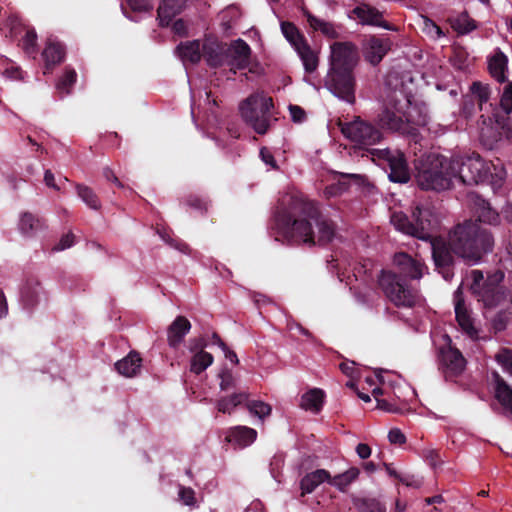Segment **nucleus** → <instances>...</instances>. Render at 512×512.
Here are the masks:
<instances>
[{
  "instance_id": "1",
  "label": "nucleus",
  "mask_w": 512,
  "mask_h": 512,
  "mask_svg": "<svg viewBox=\"0 0 512 512\" xmlns=\"http://www.w3.org/2000/svg\"><path fill=\"white\" fill-rule=\"evenodd\" d=\"M272 229L275 240L291 246H326L336 236V224L314 201L292 195L279 201Z\"/></svg>"
},
{
  "instance_id": "2",
  "label": "nucleus",
  "mask_w": 512,
  "mask_h": 512,
  "mask_svg": "<svg viewBox=\"0 0 512 512\" xmlns=\"http://www.w3.org/2000/svg\"><path fill=\"white\" fill-rule=\"evenodd\" d=\"M480 116L479 141L481 145L493 150L503 138L512 140V98H478Z\"/></svg>"
},
{
  "instance_id": "3",
  "label": "nucleus",
  "mask_w": 512,
  "mask_h": 512,
  "mask_svg": "<svg viewBox=\"0 0 512 512\" xmlns=\"http://www.w3.org/2000/svg\"><path fill=\"white\" fill-rule=\"evenodd\" d=\"M400 273L383 270L378 277V285L385 296L397 307L411 308L416 304L417 293L407 284V278L420 279L424 264L406 253L395 255Z\"/></svg>"
},
{
  "instance_id": "4",
  "label": "nucleus",
  "mask_w": 512,
  "mask_h": 512,
  "mask_svg": "<svg viewBox=\"0 0 512 512\" xmlns=\"http://www.w3.org/2000/svg\"><path fill=\"white\" fill-rule=\"evenodd\" d=\"M448 240L453 252L472 264L478 263L494 247L492 233L472 220L456 225L450 231Z\"/></svg>"
},
{
  "instance_id": "5",
  "label": "nucleus",
  "mask_w": 512,
  "mask_h": 512,
  "mask_svg": "<svg viewBox=\"0 0 512 512\" xmlns=\"http://www.w3.org/2000/svg\"><path fill=\"white\" fill-rule=\"evenodd\" d=\"M377 119L382 128L407 132L409 125L426 124V107L419 98H383Z\"/></svg>"
},
{
  "instance_id": "6",
  "label": "nucleus",
  "mask_w": 512,
  "mask_h": 512,
  "mask_svg": "<svg viewBox=\"0 0 512 512\" xmlns=\"http://www.w3.org/2000/svg\"><path fill=\"white\" fill-rule=\"evenodd\" d=\"M417 185L422 190L445 191L452 188L456 180V166L452 158L437 153L422 157L417 166Z\"/></svg>"
},
{
  "instance_id": "7",
  "label": "nucleus",
  "mask_w": 512,
  "mask_h": 512,
  "mask_svg": "<svg viewBox=\"0 0 512 512\" xmlns=\"http://www.w3.org/2000/svg\"><path fill=\"white\" fill-rule=\"evenodd\" d=\"M453 162L456 166V180L462 184H496L503 180V170L497 172L494 164L484 161L476 152L455 156Z\"/></svg>"
},
{
  "instance_id": "8",
  "label": "nucleus",
  "mask_w": 512,
  "mask_h": 512,
  "mask_svg": "<svg viewBox=\"0 0 512 512\" xmlns=\"http://www.w3.org/2000/svg\"><path fill=\"white\" fill-rule=\"evenodd\" d=\"M273 108V98H245L239 105L244 123L260 135L270 128Z\"/></svg>"
},
{
  "instance_id": "9",
  "label": "nucleus",
  "mask_w": 512,
  "mask_h": 512,
  "mask_svg": "<svg viewBox=\"0 0 512 512\" xmlns=\"http://www.w3.org/2000/svg\"><path fill=\"white\" fill-rule=\"evenodd\" d=\"M379 160L384 162V169L391 182L406 184L411 175L405 154L400 150L377 149L374 150Z\"/></svg>"
},
{
  "instance_id": "10",
  "label": "nucleus",
  "mask_w": 512,
  "mask_h": 512,
  "mask_svg": "<svg viewBox=\"0 0 512 512\" xmlns=\"http://www.w3.org/2000/svg\"><path fill=\"white\" fill-rule=\"evenodd\" d=\"M432 250V258L435 269L445 280H450L454 276L455 253L453 252L450 241L442 237H435L429 240Z\"/></svg>"
},
{
  "instance_id": "11",
  "label": "nucleus",
  "mask_w": 512,
  "mask_h": 512,
  "mask_svg": "<svg viewBox=\"0 0 512 512\" xmlns=\"http://www.w3.org/2000/svg\"><path fill=\"white\" fill-rule=\"evenodd\" d=\"M342 134L351 141L360 145H374L382 138L379 129L359 118L341 126Z\"/></svg>"
},
{
  "instance_id": "12",
  "label": "nucleus",
  "mask_w": 512,
  "mask_h": 512,
  "mask_svg": "<svg viewBox=\"0 0 512 512\" xmlns=\"http://www.w3.org/2000/svg\"><path fill=\"white\" fill-rule=\"evenodd\" d=\"M329 69L354 70L359 56L356 47L350 42H334L330 46Z\"/></svg>"
},
{
  "instance_id": "13",
  "label": "nucleus",
  "mask_w": 512,
  "mask_h": 512,
  "mask_svg": "<svg viewBox=\"0 0 512 512\" xmlns=\"http://www.w3.org/2000/svg\"><path fill=\"white\" fill-rule=\"evenodd\" d=\"M412 219L418 239L429 241L435 238L433 231L438 225V218L430 204H417L412 210Z\"/></svg>"
},
{
  "instance_id": "14",
  "label": "nucleus",
  "mask_w": 512,
  "mask_h": 512,
  "mask_svg": "<svg viewBox=\"0 0 512 512\" xmlns=\"http://www.w3.org/2000/svg\"><path fill=\"white\" fill-rule=\"evenodd\" d=\"M325 86L334 96H355L356 80L353 70L328 69Z\"/></svg>"
},
{
  "instance_id": "15",
  "label": "nucleus",
  "mask_w": 512,
  "mask_h": 512,
  "mask_svg": "<svg viewBox=\"0 0 512 512\" xmlns=\"http://www.w3.org/2000/svg\"><path fill=\"white\" fill-rule=\"evenodd\" d=\"M502 277L503 275L500 278L488 277V283L482 285V288L473 294L476 300L482 303L484 309L490 310L505 302L507 294L504 287L499 284Z\"/></svg>"
},
{
  "instance_id": "16",
  "label": "nucleus",
  "mask_w": 512,
  "mask_h": 512,
  "mask_svg": "<svg viewBox=\"0 0 512 512\" xmlns=\"http://www.w3.org/2000/svg\"><path fill=\"white\" fill-rule=\"evenodd\" d=\"M465 366L466 360L457 348L450 346L440 350V369L446 380L459 376Z\"/></svg>"
},
{
  "instance_id": "17",
  "label": "nucleus",
  "mask_w": 512,
  "mask_h": 512,
  "mask_svg": "<svg viewBox=\"0 0 512 512\" xmlns=\"http://www.w3.org/2000/svg\"><path fill=\"white\" fill-rule=\"evenodd\" d=\"M352 14L357 17L361 25L381 27L388 31L395 30L393 25L383 20V13L369 4L362 3L356 6Z\"/></svg>"
},
{
  "instance_id": "18",
  "label": "nucleus",
  "mask_w": 512,
  "mask_h": 512,
  "mask_svg": "<svg viewBox=\"0 0 512 512\" xmlns=\"http://www.w3.org/2000/svg\"><path fill=\"white\" fill-rule=\"evenodd\" d=\"M226 46L216 38L206 37L201 47V57L204 58L207 65L211 68H217L225 65Z\"/></svg>"
},
{
  "instance_id": "19",
  "label": "nucleus",
  "mask_w": 512,
  "mask_h": 512,
  "mask_svg": "<svg viewBox=\"0 0 512 512\" xmlns=\"http://www.w3.org/2000/svg\"><path fill=\"white\" fill-rule=\"evenodd\" d=\"M225 65L236 69H245L250 63L251 49L242 39H237L226 47Z\"/></svg>"
},
{
  "instance_id": "20",
  "label": "nucleus",
  "mask_w": 512,
  "mask_h": 512,
  "mask_svg": "<svg viewBox=\"0 0 512 512\" xmlns=\"http://www.w3.org/2000/svg\"><path fill=\"white\" fill-rule=\"evenodd\" d=\"M190 329V321L185 316H177L167 328L168 345L174 349L178 348Z\"/></svg>"
},
{
  "instance_id": "21",
  "label": "nucleus",
  "mask_w": 512,
  "mask_h": 512,
  "mask_svg": "<svg viewBox=\"0 0 512 512\" xmlns=\"http://www.w3.org/2000/svg\"><path fill=\"white\" fill-rule=\"evenodd\" d=\"M474 213L477 216L479 222L498 225L500 223V215L494 210L490 203L482 198L480 195H474L472 197Z\"/></svg>"
},
{
  "instance_id": "22",
  "label": "nucleus",
  "mask_w": 512,
  "mask_h": 512,
  "mask_svg": "<svg viewBox=\"0 0 512 512\" xmlns=\"http://www.w3.org/2000/svg\"><path fill=\"white\" fill-rule=\"evenodd\" d=\"M389 50V43L377 37H371L367 40L364 49V58L371 65H378Z\"/></svg>"
},
{
  "instance_id": "23",
  "label": "nucleus",
  "mask_w": 512,
  "mask_h": 512,
  "mask_svg": "<svg viewBox=\"0 0 512 512\" xmlns=\"http://www.w3.org/2000/svg\"><path fill=\"white\" fill-rule=\"evenodd\" d=\"M42 286L35 278H28L21 287L20 300L23 307L32 310L39 302Z\"/></svg>"
},
{
  "instance_id": "24",
  "label": "nucleus",
  "mask_w": 512,
  "mask_h": 512,
  "mask_svg": "<svg viewBox=\"0 0 512 512\" xmlns=\"http://www.w3.org/2000/svg\"><path fill=\"white\" fill-rule=\"evenodd\" d=\"M488 69L491 76L497 82L504 83L507 80L508 58L499 48H497L495 53L489 58Z\"/></svg>"
},
{
  "instance_id": "25",
  "label": "nucleus",
  "mask_w": 512,
  "mask_h": 512,
  "mask_svg": "<svg viewBox=\"0 0 512 512\" xmlns=\"http://www.w3.org/2000/svg\"><path fill=\"white\" fill-rule=\"evenodd\" d=\"M201 47L199 40L181 42L176 47L175 53L184 64H196L201 59Z\"/></svg>"
},
{
  "instance_id": "26",
  "label": "nucleus",
  "mask_w": 512,
  "mask_h": 512,
  "mask_svg": "<svg viewBox=\"0 0 512 512\" xmlns=\"http://www.w3.org/2000/svg\"><path fill=\"white\" fill-rule=\"evenodd\" d=\"M186 2L187 0H162L158 8L160 25L168 26L171 20L183 11Z\"/></svg>"
},
{
  "instance_id": "27",
  "label": "nucleus",
  "mask_w": 512,
  "mask_h": 512,
  "mask_svg": "<svg viewBox=\"0 0 512 512\" xmlns=\"http://www.w3.org/2000/svg\"><path fill=\"white\" fill-rule=\"evenodd\" d=\"M65 54V47L62 43L49 39L42 52L46 69L48 70L53 66L62 63L64 61Z\"/></svg>"
},
{
  "instance_id": "28",
  "label": "nucleus",
  "mask_w": 512,
  "mask_h": 512,
  "mask_svg": "<svg viewBox=\"0 0 512 512\" xmlns=\"http://www.w3.org/2000/svg\"><path fill=\"white\" fill-rule=\"evenodd\" d=\"M142 358L136 351H131L123 359L115 363L117 372L125 377L136 376L141 369Z\"/></svg>"
},
{
  "instance_id": "29",
  "label": "nucleus",
  "mask_w": 512,
  "mask_h": 512,
  "mask_svg": "<svg viewBox=\"0 0 512 512\" xmlns=\"http://www.w3.org/2000/svg\"><path fill=\"white\" fill-rule=\"evenodd\" d=\"M328 480H330V472L325 469L307 473L300 481L301 496L312 493L320 484Z\"/></svg>"
},
{
  "instance_id": "30",
  "label": "nucleus",
  "mask_w": 512,
  "mask_h": 512,
  "mask_svg": "<svg viewBox=\"0 0 512 512\" xmlns=\"http://www.w3.org/2000/svg\"><path fill=\"white\" fill-rule=\"evenodd\" d=\"M325 396V392L322 389L312 388L302 395L300 407L317 414L323 408Z\"/></svg>"
},
{
  "instance_id": "31",
  "label": "nucleus",
  "mask_w": 512,
  "mask_h": 512,
  "mask_svg": "<svg viewBox=\"0 0 512 512\" xmlns=\"http://www.w3.org/2000/svg\"><path fill=\"white\" fill-rule=\"evenodd\" d=\"M492 376L495 384V398L512 413V388L497 372H493Z\"/></svg>"
},
{
  "instance_id": "32",
  "label": "nucleus",
  "mask_w": 512,
  "mask_h": 512,
  "mask_svg": "<svg viewBox=\"0 0 512 512\" xmlns=\"http://www.w3.org/2000/svg\"><path fill=\"white\" fill-rule=\"evenodd\" d=\"M455 315L461 329L471 338L476 337L478 332L474 327L473 319L471 318L463 299L456 300Z\"/></svg>"
},
{
  "instance_id": "33",
  "label": "nucleus",
  "mask_w": 512,
  "mask_h": 512,
  "mask_svg": "<svg viewBox=\"0 0 512 512\" xmlns=\"http://www.w3.org/2000/svg\"><path fill=\"white\" fill-rule=\"evenodd\" d=\"M407 82H412V78L408 74L399 75L398 73H391L387 75L385 85L392 93H399L401 96H413V91L407 87Z\"/></svg>"
},
{
  "instance_id": "34",
  "label": "nucleus",
  "mask_w": 512,
  "mask_h": 512,
  "mask_svg": "<svg viewBox=\"0 0 512 512\" xmlns=\"http://www.w3.org/2000/svg\"><path fill=\"white\" fill-rule=\"evenodd\" d=\"M257 437L255 429L247 426H237L229 432L226 439L230 443H235L240 447H246L252 444Z\"/></svg>"
},
{
  "instance_id": "35",
  "label": "nucleus",
  "mask_w": 512,
  "mask_h": 512,
  "mask_svg": "<svg viewBox=\"0 0 512 512\" xmlns=\"http://www.w3.org/2000/svg\"><path fill=\"white\" fill-rule=\"evenodd\" d=\"M294 50L301 59L307 73H312L317 69L319 63L318 54L310 47L307 40L305 42H301V44Z\"/></svg>"
},
{
  "instance_id": "36",
  "label": "nucleus",
  "mask_w": 512,
  "mask_h": 512,
  "mask_svg": "<svg viewBox=\"0 0 512 512\" xmlns=\"http://www.w3.org/2000/svg\"><path fill=\"white\" fill-rule=\"evenodd\" d=\"M44 227V220L30 212H24L20 217L19 230L24 235L32 236L36 232L44 229Z\"/></svg>"
},
{
  "instance_id": "37",
  "label": "nucleus",
  "mask_w": 512,
  "mask_h": 512,
  "mask_svg": "<svg viewBox=\"0 0 512 512\" xmlns=\"http://www.w3.org/2000/svg\"><path fill=\"white\" fill-rule=\"evenodd\" d=\"M353 506L358 512H386V506L373 497H352Z\"/></svg>"
},
{
  "instance_id": "38",
  "label": "nucleus",
  "mask_w": 512,
  "mask_h": 512,
  "mask_svg": "<svg viewBox=\"0 0 512 512\" xmlns=\"http://www.w3.org/2000/svg\"><path fill=\"white\" fill-rule=\"evenodd\" d=\"M359 474L360 470L357 467H351L347 471L334 477L330 475L328 483L336 487L339 491L345 492L348 486L358 478Z\"/></svg>"
},
{
  "instance_id": "39",
  "label": "nucleus",
  "mask_w": 512,
  "mask_h": 512,
  "mask_svg": "<svg viewBox=\"0 0 512 512\" xmlns=\"http://www.w3.org/2000/svg\"><path fill=\"white\" fill-rule=\"evenodd\" d=\"M305 14L311 28L320 31L324 36L330 39L338 38L339 33L333 23L317 18L309 12H306Z\"/></svg>"
},
{
  "instance_id": "40",
  "label": "nucleus",
  "mask_w": 512,
  "mask_h": 512,
  "mask_svg": "<svg viewBox=\"0 0 512 512\" xmlns=\"http://www.w3.org/2000/svg\"><path fill=\"white\" fill-rule=\"evenodd\" d=\"M452 28L460 35H466L477 28V23L467 12H462L451 20Z\"/></svg>"
},
{
  "instance_id": "41",
  "label": "nucleus",
  "mask_w": 512,
  "mask_h": 512,
  "mask_svg": "<svg viewBox=\"0 0 512 512\" xmlns=\"http://www.w3.org/2000/svg\"><path fill=\"white\" fill-rule=\"evenodd\" d=\"M391 223L398 231L417 238L416 228L413 219L410 220L408 216L405 215L404 213H393L391 216Z\"/></svg>"
},
{
  "instance_id": "42",
  "label": "nucleus",
  "mask_w": 512,
  "mask_h": 512,
  "mask_svg": "<svg viewBox=\"0 0 512 512\" xmlns=\"http://www.w3.org/2000/svg\"><path fill=\"white\" fill-rule=\"evenodd\" d=\"M213 360L212 354L206 351H198L191 357L190 371L198 375L205 371L213 363Z\"/></svg>"
},
{
  "instance_id": "43",
  "label": "nucleus",
  "mask_w": 512,
  "mask_h": 512,
  "mask_svg": "<svg viewBox=\"0 0 512 512\" xmlns=\"http://www.w3.org/2000/svg\"><path fill=\"white\" fill-rule=\"evenodd\" d=\"M248 395L244 392L232 394L229 397H223L217 401V409L221 413L230 414L231 411L247 401Z\"/></svg>"
},
{
  "instance_id": "44",
  "label": "nucleus",
  "mask_w": 512,
  "mask_h": 512,
  "mask_svg": "<svg viewBox=\"0 0 512 512\" xmlns=\"http://www.w3.org/2000/svg\"><path fill=\"white\" fill-rule=\"evenodd\" d=\"M280 27L283 36L294 49L299 46L301 42L306 41V38L300 33L299 29L293 23L282 21Z\"/></svg>"
},
{
  "instance_id": "45",
  "label": "nucleus",
  "mask_w": 512,
  "mask_h": 512,
  "mask_svg": "<svg viewBox=\"0 0 512 512\" xmlns=\"http://www.w3.org/2000/svg\"><path fill=\"white\" fill-rule=\"evenodd\" d=\"M76 191L79 198L91 209L99 210L101 202L92 188L84 184H77Z\"/></svg>"
},
{
  "instance_id": "46",
  "label": "nucleus",
  "mask_w": 512,
  "mask_h": 512,
  "mask_svg": "<svg viewBox=\"0 0 512 512\" xmlns=\"http://www.w3.org/2000/svg\"><path fill=\"white\" fill-rule=\"evenodd\" d=\"M246 407L252 415L257 416L260 419H264L265 417L269 416L272 411V408L269 404L257 400L247 401Z\"/></svg>"
},
{
  "instance_id": "47",
  "label": "nucleus",
  "mask_w": 512,
  "mask_h": 512,
  "mask_svg": "<svg viewBox=\"0 0 512 512\" xmlns=\"http://www.w3.org/2000/svg\"><path fill=\"white\" fill-rule=\"evenodd\" d=\"M0 72L7 79H23V71L20 69V67L16 66L12 62H9L7 59H4L0 64Z\"/></svg>"
},
{
  "instance_id": "48",
  "label": "nucleus",
  "mask_w": 512,
  "mask_h": 512,
  "mask_svg": "<svg viewBox=\"0 0 512 512\" xmlns=\"http://www.w3.org/2000/svg\"><path fill=\"white\" fill-rule=\"evenodd\" d=\"M77 73L74 69H66L62 78L57 83V88L61 93H71V87L75 84Z\"/></svg>"
},
{
  "instance_id": "49",
  "label": "nucleus",
  "mask_w": 512,
  "mask_h": 512,
  "mask_svg": "<svg viewBox=\"0 0 512 512\" xmlns=\"http://www.w3.org/2000/svg\"><path fill=\"white\" fill-rule=\"evenodd\" d=\"M23 49L26 54L34 56L37 53V34L34 30H28L22 39Z\"/></svg>"
},
{
  "instance_id": "50",
  "label": "nucleus",
  "mask_w": 512,
  "mask_h": 512,
  "mask_svg": "<svg viewBox=\"0 0 512 512\" xmlns=\"http://www.w3.org/2000/svg\"><path fill=\"white\" fill-rule=\"evenodd\" d=\"M511 318V313L507 310L498 311L493 317H491L492 328L496 332L503 331L509 320Z\"/></svg>"
},
{
  "instance_id": "51",
  "label": "nucleus",
  "mask_w": 512,
  "mask_h": 512,
  "mask_svg": "<svg viewBox=\"0 0 512 512\" xmlns=\"http://www.w3.org/2000/svg\"><path fill=\"white\" fill-rule=\"evenodd\" d=\"M497 362L502 366L503 370L509 375L512 373V351L503 350L496 355Z\"/></svg>"
},
{
  "instance_id": "52",
  "label": "nucleus",
  "mask_w": 512,
  "mask_h": 512,
  "mask_svg": "<svg viewBox=\"0 0 512 512\" xmlns=\"http://www.w3.org/2000/svg\"><path fill=\"white\" fill-rule=\"evenodd\" d=\"M472 96L485 97L492 94V88L489 84L475 81L470 86Z\"/></svg>"
},
{
  "instance_id": "53",
  "label": "nucleus",
  "mask_w": 512,
  "mask_h": 512,
  "mask_svg": "<svg viewBox=\"0 0 512 512\" xmlns=\"http://www.w3.org/2000/svg\"><path fill=\"white\" fill-rule=\"evenodd\" d=\"M185 201L189 207L196 209V210L200 211L201 213L206 212L208 209V202L205 199H203L197 195L191 194V195L187 196Z\"/></svg>"
},
{
  "instance_id": "54",
  "label": "nucleus",
  "mask_w": 512,
  "mask_h": 512,
  "mask_svg": "<svg viewBox=\"0 0 512 512\" xmlns=\"http://www.w3.org/2000/svg\"><path fill=\"white\" fill-rule=\"evenodd\" d=\"M288 110L291 116V119L294 123L301 124L306 121L307 115L305 110L298 105L289 104Z\"/></svg>"
},
{
  "instance_id": "55",
  "label": "nucleus",
  "mask_w": 512,
  "mask_h": 512,
  "mask_svg": "<svg viewBox=\"0 0 512 512\" xmlns=\"http://www.w3.org/2000/svg\"><path fill=\"white\" fill-rule=\"evenodd\" d=\"M452 64L459 70H465L468 63V55L464 50H457L452 58Z\"/></svg>"
},
{
  "instance_id": "56",
  "label": "nucleus",
  "mask_w": 512,
  "mask_h": 512,
  "mask_svg": "<svg viewBox=\"0 0 512 512\" xmlns=\"http://www.w3.org/2000/svg\"><path fill=\"white\" fill-rule=\"evenodd\" d=\"M219 377L221 379V381H220V389L222 391H227V390L235 387V380H234V377H233L232 372L230 370H228V369L223 370L219 374Z\"/></svg>"
},
{
  "instance_id": "57",
  "label": "nucleus",
  "mask_w": 512,
  "mask_h": 512,
  "mask_svg": "<svg viewBox=\"0 0 512 512\" xmlns=\"http://www.w3.org/2000/svg\"><path fill=\"white\" fill-rule=\"evenodd\" d=\"M472 283L470 286V290L472 294L477 292V290L482 288V285H485L488 283V278L484 279L483 273L480 270H473L472 271Z\"/></svg>"
},
{
  "instance_id": "58",
  "label": "nucleus",
  "mask_w": 512,
  "mask_h": 512,
  "mask_svg": "<svg viewBox=\"0 0 512 512\" xmlns=\"http://www.w3.org/2000/svg\"><path fill=\"white\" fill-rule=\"evenodd\" d=\"M133 11L150 12L153 9L151 0H127Z\"/></svg>"
},
{
  "instance_id": "59",
  "label": "nucleus",
  "mask_w": 512,
  "mask_h": 512,
  "mask_svg": "<svg viewBox=\"0 0 512 512\" xmlns=\"http://www.w3.org/2000/svg\"><path fill=\"white\" fill-rule=\"evenodd\" d=\"M179 498L183 504L192 506L195 504V492L190 487H181L179 490Z\"/></svg>"
},
{
  "instance_id": "60",
  "label": "nucleus",
  "mask_w": 512,
  "mask_h": 512,
  "mask_svg": "<svg viewBox=\"0 0 512 512\" xmlns=\"http://www.w3.org/2000/svg\"><path fill=\"white\" fill-rule=\"evenodd\" d=\"M75 235L72 232H68L63 235L60 241L53 247V251H62L70 248L74 244Z\"/></svg>"
},
{
  "instance_id": "61",
  "label": "nucleus",
  "mask_w": 512,
  "mask_h": 512,
  "mask_svg": "<svg viewBox=\"0 0 512 512\" xmlns=\"http://www.w3.org/2000/svg\"><path fill=\"white\" fill-rule=\"evenodd\" d=\"M388 440L391 444L403 445L406 443V436L399 428H392L388 433Z\"/></svg>"
},
{
  "instance_id": "62",
  "label": "nucleus",
  "mask_w": 512,
  "mask_h": 512,
  "mask_svg": "<svg viewBox=\"0 0 512 512\" xmlns=\"http://www.w3.org/2000/svg\"><path fill=\"white\" fill-rule=\"evenodd\" d=\"M398 481L408 487L413 488H420L422 485V480L420 478L409 474L401 475Z\"/></svg>"
},
{
  "instance_id": "63",
  "label": "nucleus",
  "mask_w": 512,
  "mask_h": 512,
  "mask_svg": "<svg viewBox=\"0 0 512 512\" xmlns=\"http://www.w3.org/2000/svg\"><path fill=\"white\" fill-rule=\"evenodd\" d=\"M260 157L265 164L270 165L273 168H277L274 156L267 147H262L260 149Z\"/></svg>"
},
{
  "instance_id": "64",
  "label": "nucleus",
  "mask_w": 512,
  "mask_h": 512,
  "mask_svg": "<svg viewBox=\"0 0 512 512\" xmlns=\"http://www.w3.org/2000/svg\"><path fill=\"white\" fill-rule=\"evenodd\" d=\"M207 346V343H206V340L202 337H198V338H194L190 341V351L191 352H198V351H205L204 349L206 348Z\"/></svg>"
}]
</instances>
